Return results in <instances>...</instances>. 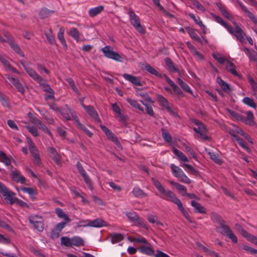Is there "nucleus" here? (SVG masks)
Instances as JSON below:
<instances>
[{
  "label": "nucleus",
  "instance_id": "f257e3e1",
  "mask_svg": "<svg viewBox=\"0 0 257 257\" xmlns=\"http://www.w3.org/2000/svg\"><path fill=\"white\" fill-rule=\"evenodd\" d=\"M212 219L215 222L219 224L215 228L216 231L221 235L229 238L233 243L237 242V238L230 227L226 224L224 220L215 213H212Z\"/></svg>",
  "mask_w": 257,
  "mask_h": 257
},
{
  "label": "nucleus",
  "instance_id": "f03ea898",
  "mask_svg": "<svg viewBox=\"0 0 257 257\" xmlns=\"http://www.w3.org/2000/svg\"><path fill=\"white\" fill-rule=\"evenodd\" d=\"M162 195H163L161 196V197L176 204L177 205L178 209L180 210L183 216L187 219V220L190 223L193 222V220L190 216L188 212L183 207L181 201L175 196L174 194H162Z\"/></svg>",
  "mask_w": 257,
  "mask_h": 257
},
{
  "label": "nucleus",
  "instance_id": "7ed1b4c3",
  "mask_svg": "<svg viewBox=\"0 0 257 257\" xmlns=\"http://www.w3.org/2000/svg\"><path fill=\"white\" fill-rule=\"evenodd\" d=\"M228 111L231 116L237 120L241 121L244 122L245 124H249L250 125H253L255 123L253 120V113L250 111H248L246 112L247 117L241 115L239 113L230 109H228Z\"/></svg>",
  "mask_w": 257,
  "mask_h": 257
},
{
  "label": "nucleus",
  "instance_id": "20e7f679",
  "mask_svg": "<svg viewBox=\"0 0 257 257\" xmlns=\"http://www.w3.org/2000/svg\"><path fill=\"white\" fill-rule=\"evenodd\" d=\"M128 15L132 25L139 33L145 34V30L141 25L139 17L136 15L132 8L128 9Z\"/></svg>",
  "mask_w": 257,
  "mask_h": 257
},
{
  "label": "nucleus",
  "instance_id": "39448f33",
  "mask_svg": "<svg viewBox=\"0 0 257 257\" xmlns=\"http://www.w3.org/2000/svg\"><path fill=\"white\" fill-rule=\"evenodd\" d=\"M124 214L127 217L129 220L135 223V225L146 229L148 228L147 225L145 223L143 220L139 217L136 212L134 211L126 212Z\"/></svg>",
  "mask_w": 257,
  "mask_h": 257
},
{
  "label": "nucleus",
  "instance_id": "423d86ee",
  "mask_svg": "<svg viewBox=\"0 0 257 257\" xmlns=\"http://www.w3.org/2000/svg\"><path fill=\"white\" fill-rule=\"evenodd\" d=\"M101 51L106 57L118 62H122V58L118 53L113 51L111 46H106L103 48Z\"/></svg>",
  "mask_w": 257,
  "mask_h": 257
},
{
  "label": "nucleus",
  "instance_id": "0eeeda50",
  "mask_svg": "<svg viewBox=\"0 0 257 257\" xmlns=\"http://www.w3.org/2000/svg\"><path fill=\"white\" fill-rule=\"evenodd\" d=\"M15 194H3V198L7 203L11 204H16L22 207L27 206L25 202L15 197L14 196Z\"/></svg>",
  "mask_w": 257,
  "mask_h": 257
},
{
  "label": "nucleus",
  "instance_id": "6e6552de",
  "mask_svg": "<svg viewBox=\"0 0 257 257\" xmlns=\"http://www.w3.org/2000/svg\"><path fill=\"white\" fill-rule=\"evenodd\" d=\"M29 221L39 231H42L43 230V218L41 216L39 215L30 216Z\"/></svg>",
  "mask_w": 257,
  "mask_h": 257
},
{
  "label": "nucleus",
  "instance_id": "1a4fd4ad",
  "mask_svg": "<svg viewBox=\"0 0 257 257\" xmlns=\"http://www.w3.org/2000/svg\"><path fill=\"white\" fill-rule=\"evenodd\" d=\"M76 166L79 172L83 177L88 187L90 189V190H92V187L90 179H89L88 176L87 175L86 172L84 170L82 165L79 162H78Z\"/></svg>",
  "mask_w": 257,
  "mask_h": 257
},
{
  "label": "nucleus",
  "instance_id": "9d476101",
  "mask_svg": "<svg viewBox=\"0 0 257 257\" xmlns=\"http://www.w3.org/2000/svg\"><path fill=\"white\" fill-rule=\"evenodd\" d=\"M82 107L85 109L88 114L96 121L98 122H101L98 115L93 106L91 105L86 106L84 104H82Z\"/></svg>",
  "mask_w": 257,
  "mask_h": 257
},
{
  "label": "nucleus",
  "instance_id": "9b49d317",
  "mask_svg": "<svg viewBox=\"0 0 257 257\" xmlns=\"http://www.w3.org/2000/svg\"><path fill=\"white\" fill-rule=\"evenodd\" d=\"M47 151L50 157L56 163V164L58 165H60L61 157L58 154L56 149L53 147H49L47 148Z\"/></svg>",
  "mask_w": 257,
  "mask_h": 257
},
{
  "label": "nucleus",
  "instance_id": "f8f14e48",
  "mask_svg": "<svg viewBox=\"0 0 257 257\" xmlns=\"http://www.w3.org/2000/svg\"><path fill=\"white\" fill-rule=\"evenodd\" d=\"M25 70L29 75L37 82L45 81V80L39 75L34 69L30 67H25Z\"/></svg>",
  "mask_w": 257,
  "mask_h": 257
},
{
  "label": "nucleus",
  "instance_id": "ddd939ff",
  "mask_svg": "<svg viewBox=\"0 0 257 257\" xmlns=\"http://www.w3.org/2000/svg\"><path fill=\"white\" fill-rule=\"evenodd\" d=\"M193 130L196 133L199 135L200 138L203 140H209V138L206 135L207 130L204 124L198 126L197 127H194Z\"/></svg>",
  "mask_w": 257,
  "mask_h": 257
},
{
  "label": "nucleus",
  "instance_id": "4468645a",
  "mask_svg": "<svg viewBox=\"0 0 257 257\" xmlns=\"http://www.w3.org/2000/svg\"><path fill=\"white\" fill-rule=\"evenodd\" d=\"M235 30L234 35L239 41L242 42L244 41V35H245L244 32L242 29L237 25L236 23L234 22Z\"/></svg>",
  "mask_w": 257,
  "mask_h": 257
},
{
  "label": "nucleus",
  "instance_id": "2eb2a0df",
  "mask_svg": "<svg viewBox=\"0 0 257 257\" xmlns=\"http://www.w3.org/2000/svg\"><path fill=\"white\" fill-rule=\"evenodd\" d=\"M7 78L13 84L19 92L22 94L24 93L25 89L18 78L11 77L9 76L7 77Z\"/></svg>",
  "mask_w": 257,
  "mask_h": 257
},
{
  "label": "nucleus",
  "instance_id": "dca6fc26",
  "mask_svg": "<svg viewBox=\"0 0 257 257\" xmlns=\"http://www.w3.org/2000/svg\"><path fill=\"white\" fill-rule=\"evenodd\" d=\"M11 177L13 180L21 184H24L26 182V178L21 175L20 172L17 170L13 171L11 174Z\"/></svg>",
  "mask_w": 257,
  "mask_h": 257
},
{
  "label": "nucleus",
  "instance_id": "f3484780",
  "mask_svg": "<svg viewBox=\"0 0 257 257\" xmlns=\"http://www.w3.org/2000/svg\"><path fill=\"white\" fill-rule=\"evenodd\" d=\"M190 204L191 206L194 208L196 212L201 214H205L206 213V210L205 208L195 200H192L190 202Z\"/></svg>",
  "mask_w": 257,
  "mask_h": 257
},
{
  "label": "nucleus",
  "instance_id": "a211bd4d",
  "mask_svg": "<svg viewBox=\"0 0 257 257\" xmlns=\"http://www.w3.org/2000/svg\"><path fill=\"white\" fill-rule=\"evenodd\" d=\"M122 76L125 79L130 81L134 85L138 86L142 85L140 79L136 76H133L126 73L123 74Z\"/></svg>",
  "mask_w": 257,
  "mask_h": 257
},
{
  "label": "nucleus",
  "instance_id": "6ab92c4d",
  "mask_svg": "<svg viewBox=\"0 0 257 257\" xmlns=\"http://www.w3.org/2000/svg\"><path fill=\"white\" fill-rule=\"evenodd\" d=\"M107 222L101 219H96L92 221H89L88 222V225L90 227H101L102 226H106Z\"/></svg>",
  "mask_w": 257,
  "mask_h": 257
},
{
  "label": "nucleus",
  "instance_id": "aec40b11",
  "mask_svg": "<svg viewBox=\"0 0 257 257\" xmlns=\"http://www.w3.org/2000/svg\"><path fill=\"white\" fill-rule=\"evenodd\" d=\"M217 82L220 85L221 88L226 92L229 93L231 89L228 84L224 82L220 77H217L216 79Z\"/></svg>",
  "mask_w": 257,
  "mask_h": 257
},
{
  "label": "nucleus",
  "instance_id": "412c9836",
  "mask_svg": "<svg viewBox=\"0 0 257 257\" xmlns=\"http://www.w3.org/2000/svg\"><path fill=\"white\" fill-rule=\"evenodd\" d=\"M55 213L59 218L63 219L66 222H71V219L69 218L68 216L63 212L62 209L56 208L55 209Z\"/></svg>",
  "mask_w": 257,
  "mask_h": 257
},
{
  "label": "nucleus",
  "instance_id": "4be33fe9",
  "mask_svg": "<svg viewBox=\"0 0 257 257\" xmlns=\"http://www.w3.org/2000/svg\"><path fill=\"white\" fill-rule=\"evenodd\" d=\"M8 43L11 47V48L18 54L21 55L22 57H24V53L21 51L19 46L16 44L12 39H9Z\"/></svg>",
  "mask_w": 257,
  "mask_h": 257
},
{
  "label": "nucleus",
  "instance_id": "5701e85b",
  "mask_svg": "<svg viewBox=\"0 0 257 257\" xmlns=\"http://www.w3.org/2000/svg\"><path fill=\"white\" fill-rule=\"evenodd\" d=\"M71 244L72 246H80L84 244V240L80 236H74L71 237Z\"/></svg>",
  "mask_w": 257,
  "mask_h": 257
},
{
  "label": "nucleus",
  "instance_id": "b1692460",
  "mask_svg": "<svg viewBox=\"0 0 257 257\" xmlns=\"http://www.w3.org/2000/svg\"><path fill=\"white\" fill-rule=\"evenodd\" d=\"M104 10L102 6L91 8L89 10L88 14L90 17H94L98 14H100Z\"/></svg>",
  "mask_w": 257,
  "mask_h": 257
},
{
  "label": "nucleus",
  "instance_id": "393cba45",
  "mask_svg": "<svg viewBox=\"0 0 257 257\" xmlns=\"http://www.w3.org/2000/svg\"><path fill=\"white\" fill-rule=\"evenodd\" d=\"M165 62L166 65L168 67L169 70L172 72H178L179 70L177 68H176L172 62L171 59L169 58H166L165 59Z\"/></svg>",
  "mask_w": 257,
  "mask_h": 257
},
{
  "label": "nucleus",
  "instance_id": "a878e982",
  "mask_svg": "<svg viewBox=\"0 0 257 257\" xmlns=\"http://www.w3.org/2000/svg\"><path fill=\"white\" fill-rule=\"evenodd\" d=\"M145 69L151 73V74H153L159 78H162L163 75L161 73H160L159 72L157 71V70H156L154 68L152 67L150 65L147 64L145 65Z\"/></svg>",
  "mask_w": 257,
  "mask_h": 257
},
{
  "label": "nucleus",
  "instance_id": "bb28decb",
  "mask_svg": "<svg viewBox=\"0 0 257 257\" xmlns=\"http://www.w3.org/2000/svg\"><path fill=\"white\" fill-rule=\"evenodd\" d=\"M188 15L191 18H192L194 21V22L197 25H198L201 27V28L202 29V30L203 31V33L205 34L206 33V27L203 25L202 22L200 20V18H196L195 16L193 14H192V13H189L188 14Z\"/></svg>",
  "mask_w": 257,
  "mask_h": 257
},
{
  "label": "nucleus",
  "instance_id": "cd10ccee",
  "mask_svg": "<svg viewBox=\"0 0 257 257\" xmlns=\"http://www.w3.org/2000/svg\"><path fill=\"white\" fill-rule=\"evenodd\" d=\"M53 13L54 11L47 8H42L39 12V16L41 19H44L50 17Z\"/></svg>",
  "mask_w": 257,
  "mask_h": 257
},
{
  "label": "nucleus",
  "instance_id": "c85d7f7f",
  "mask_svg": "<svg viewBox=\"0 0 257 257\" xmlns=\"http://www.w3.org/2000/svg\"><path fill=\"white\" fill-rule=\"evenodd\" d=\"M139 249L141 253L148 255H152L154 254V250L148 246L143 245L140 247Z\"/></svg>",
  "mask_w": 257,
  "mask_h": 257
},
{
  "label": "nucleus",
  "instance_id": "c756f323",
  "mask_svg": "<svg viewBox=\"0 0 257 257\" xmlns=\"http://www.w3.org/2000/svg\"><path fill=\"white\" fill-rule=\"evenodd\" d=\"M235 67V65L232 62L227 61V63L226 66V69L227 70V71L230 72L233 75L240 77V75L236 71L235 67H233L231 69L229 68V67Z\"/></svg>",
  "mask_w": 257,
  "mask_h": 257
},
{
  "label": "nucleus",
  "instance_id": "7c9ffc66",
  "mask_svg": "<svg viewBox=\"0 0 257 257\" xmlns=\"http://www.w3.org/2000/svg\"><path fill=\"white\" fill-rule=\"evenodd\" d=\"M173 152L180 160L183 161V162H188L189 161L187 157L179 150H178L176 148H173Z\"/></svg>",
  "mask_w": 257,
  "mask_h": 257
},
{
  "label": "nucleus",
  "instance_id": "2f4dec72",
  "mask_svg": "<svg viewBox=\"0 0 257 257\" xmlns=\"http://www.w3.org/2000/svg\"><path fill=\"white\" fill-rule=\"evenodd\" d=\"M66 107L68 108V111L69 112L70 114H71V116L73 117V120L75 121V123L77 125V126L78 127H82V124L80 123L79 121L78 117L76 115L75 112L72 110L70 108L68 107V105L66 104Z\"/></svg>",
  "mask_w": 257,
  "mask_h": 257
},
{
  "label": "nucleus",
  "instance_id": "473e14b6",
  "mask_svg": "<svg viewBox=\"0 0 257 257\" xmlns=\"http://www.w3.org/2000/svg\"><path fill=\"white\" fill-rule=\"evenodd\" d=\"M123 239V235L120 233H112L111 234V240L112 243H117Z\"/></svg>",
  "mask_w": 257,
  "mask_h": 257
},
{
  "label": "nucleus",
  "instance_id": "72a5a7b5",
  "mask_svg": "<svg viewBox=\"0 0 257 257\" xmlns=\"http://www.w3.org/2000/svg\"><path fill=\"white\" fill-rule=\"evenodd\" d=\"M127 102L130 104L134 107L138 109L139 110L143 111L144 108L141 105L137 102V100L132 99V98H128L126 99Z\"/></svg>",
  "mask_w": 257,
  "mask_h": 257
},
{
  "label": "nucleus",
  "instance_id": "f704fd0d",
  "mask_svg": "<svg viewBox=\"0 0 257 257\" xmlns=\"http://www.w3.org/2000/svg\"><path fill=\"white\" fill-rule=\"evenodd\" d=\"M177 83L184 91L190 94L192 93V91L190 89L189 86L180 78L177 79Z\"/></svg>",
  "mask_w": 257,
  "mask_h": 257
},
{
  "label": "nucleus",
  "instance_id": "c9c22d12",
  "mask_svg": "<svg viewBox=\"0 0 257 257\" xmlns=\"http://www.w3.org/2000/svg\"><path fill=\"white\" fill-rule=\"evenodd\" d=\"M61 244L66 247H71V237H68L67 236H62L60 239Z\"/></svg>",
  "mask_w": 257,
  "mask_h": 257
},
{
  "label": "nucleus",
  "instance_id": "e433bc0d",
  "mask_svg": "<svg viewBox=\"0 0 257 257\" xmlns=\"http://www.w3.org/2000/svg\"><path fill=\"white\" fill-rule=\"evenodd\" d=\"M147 219L151 223H156L158 225L163 226V224L158 220L157 217L155 215H149Z\"/></svg>",
  "mask_w": 257,
  "mask_h": 257
},
{
  "label": "nucleus",
  "instance_id": "4c0bfd02",
  "mask_svg": "<svg viewBox=\"0 0 257 257\" xmlns=\"http://www.w3.org/2000/svg\"><path fill=\"white\" fill-rule=\"evenodd\" d=\"M188 33L192 39H194L195 41L197 42H201V39L197 35L194 29L189 28L188 29Z\"/></svg>",
  "mask_w": 257,
  "mask_h": 257
},
{
  "label": "nucleus",
  "instance_id": "58836bf2",
  "mask_svg": "<svg viewBox=\"0 0 257 257\" xmlns=\"http://www.w3.org/2000/svg\"><path fill=\"white\" fill-rule=\"evenodd\" d=\"M0 161L4 163L6 166H9L11 164L10 159L4 152L2 151L0 152Z\"/></svg>",
  "mask_w": 257,
  "mask_h": 257
},
{
  "label": "nucleus",
  "instance_id": "ea45409f",
  "mask_svg": "<svg viewBox=\"0 0 257 257\" xmlns=\"http://www.w3.org/2000/svg\"><path fill=\"white\" fill-rule=\"evenodd\" d=\"M69 34L76 41L79 40L80 33L76 28H71L69 31Z\"/></svg>",
  "mask_w": 257,
  "mask_h": 257
},
{
  "label": "nucleus",
  "instance_id": "a19ab883",
  "mask_svg": "<svg viewBox=\"0 0 257 257\" xmlns=\"http://www.w3.org/2000/svg\"><path fill=\"white\" fill-rule=\"evenodd\" d=\"M173 174L176 177H178L183 171L178 167L174 164H171L170 166Z\"/></svg>",
  "mask_w": 257,
  "mask_h": 257
},
{
  "label": "nucleus",
  "instance_id": "79ce46f5",
  "mask_svg": "<svg viewBox=\"0 0 257 257\" xmlns=\"http://www.w3.org/2000/svg\"><path fill=\"white\" fill-rule=\"evenodd\" d=\"M45 81H41L40 82H38L39 83V85L41 88L43 90V91H46L47 92H53V89L51 88L50 86L46 83H44Z\"/></svg>",
  "mask_w": 257,
  "mask_h": 257
},
{
  "label": "nucleus",
  "instance_id": "37998d69",
  "mask_svg": "<svg viewBox=\"0 0 257 257\" xmlns=\"http://www.w3.org/2000/svg\"><path fill=\"white\" fill-rule=\"evenodd\" d=\"M66 80L68 82L70 86L72 88V89L78 95H80V93L75 85L74 82L73 80L71 78H67Z\"/></svg>",
  "mask_w": 257,
  "mask_h": 257
},
{
  "label": "nucleus",
  "instance_id": "c03bdc74",
  "mask_svg": "<svg viewBox=\"0 0 257 257\" xmlns=\"http://www.w3.org/2000/svg\"><path fill=\"white\" fill-rule=\"evenodd\" d=\"M57 37H58V39L60 40V41L61 42L62 45L64 47L67 48V46L66 42L64 38V30L62 28H61L60 29V31L58 33Z\"/></svg>",
  "mask_w": 257,
  "mask_h": 257
},
{
  "label": "nucleus",
  "instance_id": "a18cd8bd",
  "mask_svg": "<svg viewBox=\"0 0 257 257\" xmlns=\"http://www.w3.org/2000/svg\"><path fill=\"white\" fill-rule=\"evenodd\" d=\"M242 101L244 103L251 107L254 108H256V104L253 101V99L248 97H244L242 100Z\"/></svg>",
  "mask_w": 257,
  "mask_h": 257
},
{
  "label": "nucleus",
  "instance_id": "49530a36",
  "mask_svg": "<svg viewBox=\"0 0 257 257\" xmlns=\"http://www.w3.org/2000/svg\"><path fill=\"white\" fill-rule=\"evenodd\" d=\"M248 81L250 84L252 91L256 92L257 90V82H256L250 75L247 76Z\"/></svg>",
  "mask_w": 257,
  "mask_h": 257
},
{
  "label": "nucleus",
  "instance_id": "de8ad7c7",
  "mask_svg": "<svg viewBox=\"0 0 257 257\" xmlns=\"http://www.w3.org/2000/svg\"><path fill=\"white\" fill-rule=\"evenodd\" d=\"M212 57H213V58L216 60L218 62V63L221 64H224L225 61H226L227 62L228 61L224 57H222L220 54L218 53H213L212 54Z\"/></svg>",
  "mask_w": 257,
  "mask_h": 257
},
{
  "label": "nucleus",
  "instance_id": "09e8293b",
  "mask_svg": "<svg viewBox=\"0 0 257 257\" xmlns=\"http://www.w3.org/2000/svg\"><path fill=\"white\" fill-rule=\"evenodd\" d=\"M208 154L210 155L211 159L215 163L219 165H221L222 163V161L219 158L218 155L210 152H209Z\"/></svg>",
  "mask_w": 257,
  "mask_h": 257
},
{
  "label": "nucleus",
  "instance_id": "8fccbe9b",
  "mask_svg": "<svg viewBox=\"0 0 257 257\" xmlns=\"http://www.w3.org/2000/svg\"><path fill=\"white\" fill-rule=\"evenodd\" d=\"M162 137L168 143L172 142V137L169 133L165 129H162Z\"/></svg>",
  "mask_w": 257,
  "mask_h": 257
},
{
  "label": "nucleus",
  "instance_id": "3c124183",
  "mask_svg": "<svg viewBox=\"0 0 257 257\" xmlns=\"http://www.w3.org/2000/svg\"><path fill=\"white\" fill-rule=\"evenodd\" d=\"M243 9H244V12L245 13L247 17L252 21L253 23L257 24V19L254 16V15L250 11H249L246 8H243Z\"/></svg>",
  "mask_w": 257,
  "mask_h": 257
},
{
  "label": "nucleus",
  "instance_id": "603ef678",
  "mask_svg": "<svg viewBox=\"0 0 257 257\" xmlns=\"http://www.w3.org/2000/svg\"><path fill=\"white\" fill-rule=\"evenodd\" d=\"M45 35L46 36L47 39L49 43L52 45L55 44V38L52 34V30H50L48 33L45 32Z\"/></svg>",
  "mask_w": 257,
  "mask_h": 257
},
{
  "label": "nucleus",
  "instance_id": "864d4df0",
  "mask_svg": "<svg viewBox=\"0 0 257 257\" xmlns=\"http://www.w3.org/2000/svg\"><path fill=\"white\" fill-rule=\"evenodd\" d=\"M182 167H185L187 168L188 171L192 174L197 176L199 175V172L195 169L192 166L187 164H183Z\"/></svg>",
  "mask_w": 257,
  "mask_h": 257
},
{
  "label": "nucleus",
  "instance_id": "5fc2aeb1",
  "mask_svg": "<svg viewBox=\"0 0 257 257\" xmlns=\"http://www.w3.org/2000/svg\"><path fill=\"white\" fill-rule=\"evenodd\" d=\"M152 181H153L154 185L155 186V187L158 189V190L161 193H165L164 189L163 188L161 184L158 180H157L154 178H152Z\"/></svg>",
  "mask_w": 257,
  "mask_h": 257
},
{
  "label": "nucleus",
  "instance_id": "6e6d98bb",
  "mask_svg": "<svg viewBox=\"0 0 257 257\" xmlns=\"http://www.w3.org/2000/svg\"><path fill=\"white\" fill-rule=\"evenodd\" d=\"M157 98L160 103V104L162 106L164 107L167 106V105H168V101L164 96H162L161 95H158Z\"/></svg>",
  "mask_w": 257,
  "mask_h": 257
},
{
  "label": "nucleus",
  "instance_id": "4d7b16f0",
  "mask_svg": "<svg viewBox=\"0 0 257 257\" xmlns=\"http://www.w3.org/2000/svg\"><path fill=\"white\" fill-rule=\"evenodd\" d=\"M171 184L176 188L178 191H183L186 192V189L184 186L180 184L176 183L175 182H171Z\"/></svg>",
  "mask_w": 257,
  "mask_h": 257
},
{
  "label": "nucleus",
  "instance_id": "13d9d810",
  "mask_svg": "<svg viewBox=\"0 0 257 257\" xmlns=\"http://www.w3.org/2000/svg\"><path fill=\"white\" fill-rule=\"evenodd\" d=\"M177 178H179L180 180L184 183H190L191 182L190 180L183 172Z\"/></svg>",
  "mask_w": 257,
  "mask_h": 257
},
{
  "label": "nucleus",
  "instance_id": "bf43d9fd",
  "mask_svg": "<svg viewBox=\"0 0 257 257\" xmlns=\"http://www.w3.org/2000/svg\"><path fill=\"white\" fill-rule=\"evenodd\" d=\"M141 102L146 106L147 113L151 116H154V113L152 107L149 105L145 103L143 101L141 100Z\"/></svg>",
  "mask_w": 257,
  "mask_h": 257
},
{
  "label": "nucleus",
  "instance_id": "052dcab7",
  "mask_svg": "<svg viewBox=\"0 0 257 257\" xmlns=\"http://www.w3.org/2000/svg\"><path fill=\"white\" fill-rule=\"evenodd\" d=\"M68 223V222H66V221L58 223L55 225L54 228L60 232L61 230L65 227L66 224Z\"/></svg>",
  "mask_w": 257,
  "mask_h": 257
},
{
  "label": "nucleus",
  "instance_id": "680f3d73",
  "mask_svg": "<svg viewBox=\"0 0 257 257\" xmlns=\"http://www.w3.org/2000/svg\"><path fill=\"white\" fill-rule=\"evenodd\" d=\"M11 242V240L9 238L3 235V234H0V243L4 244H8Z\"/></svg>",
  "mask_w": 257,
  "mask_h": 257
},
{
  "label": "nucleus",
  "instance_id": "e2e57ef3",
  "mask_svg": "<svg viewBox=\"0 0 257 257\" xmlns=\"http://www.w3.org/2000/svg\"><path fill=\"white\" fill-rule=\"evenodd\" d=\"M37 126L45 133H47L50 136L51 135V133L48 127L45 124H43L42 122H40Z\"/></svg>",
  "mask_w": 257,
  "mask_h": 257
},
{
  "label": "nucleus",
  "instance_id": "0e129e2a",
  "mask_svg": "<svg viewBox=\"0 0 257 257\" xmlns=\"http://www.w3.org/2000/svg\"><path fill=\"white\" fill-rule=\"evenodd\" d=\"M185 151L186 152L190 154L193 158H194V159L197 158V156H196V154L195 153V152H194L193 149L189 146H185Z\"/></svg>",
  "mask_w": 257,
  "mask_h": 257
},
{
  "label": "nucleus",
  "instance_id": "69168bd1",
  "mask_svg": "<svg viewBox=\"0 0 257 257\" xmlns=\"http://www.w3.org/2000/svg\"><path fill=\"white\" fill-rule=\"evenodd\" d=\"M27 130L30 133H31L34 137H37L39 136V134L37 132V128L34 126H26Z\"/></svg>",
  "mask_w": 257,
  "mask_h": 257
},
{
  "label": "nucleus",
  "instance_id": "338daca9",
  "mask_svg": "<svg viewBox=\"0 0 257 257\" xmlns=\"http://www.w3.org/2000/svg\"><path fill=\"white\" fill-rule=\"evenodd\" d=\"M60 232L55 229V228H53L50 232V235L52 239H56L59 237L60 235Z\"/></svg>",
  "mask_w": 257,
  "mask_h": 257
},
{
  "label": "nucleus",
  "instance_id": "774afa93",
  "mask_svg": "<svg viewBox=\"0 0 257 257\" xmlns=\"http://www.w3.org/2000/svg\"><path fill=\"white\" fill-rule=\"evenodd\" d=\"M100 127L108 137H110V136H112V132L106 126L103 125H100Z\"/></svg>",
  "mask_w": 257,
  "mask_h": 257
}]
</instances>
